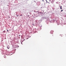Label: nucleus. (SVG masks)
Returning <instances> with one entry per match:
<instances>
[{
  "label": "nucleus",
  "mask_w": 66,
  "mask_h": 66,
  "mask_svg": "<svg viewBox=\"0 0 66 66\" xmlns=\"http://www.w3.org/2000/svg\"><path fill=\"white\" fill-rule=\"evenodd\" d=\"M6 58V57H5V58Z\"/></svg>",
  "instance_id": "obj_6"
},
{
  "label": "nucleus",
  "mask_w": 66,
  "mask_h": 66,
  "mask_svg": "<svg viewBox=\"0 0 66 66\" xmlns=\"http://www.w3.org/2000/svg\"><path fill=\"white\" fill-rule=\"evenodd\" d=\"M60 9L61 10H62V6H61L60 7Z\"/></svg>",
  "instance_id": "obj_1"
},
{
  "label": "nucleus",
  "mask_w": 66,
  "mask_h": 66,
  "mask_svg": "<svg viewBox=\"0 0 66 66\" xmlns=\"http://www.w3.org/2000/svg\"><path fill=\"white\" fill-rule=\"evenodd\" d=\"M5 55H4V57H5Z\"/></svg>",
  "instance_id": "obj_8"
},
{
  "label": "nucleus",
  "mask_w": 66,
  "mask_h": 66,
  "mask_svg": "<svg viewBox=\"0 0 66 66\" xmlns=\"http://www.w3.org/2000/svg\"><path fill=\"white\" fill-rule=\"evenodd\" d=\"M46 2H47V0H46Z\"/></svg>",
  "instance_id": "obj_7"
},
{
  "label": "nucleus",
  "mask_w": 66,
  "mask_h": 66,
  "mask_svg": "<svg viewBox=\"0 0 66 66\" xmlns=\"http://www.w3.org/2000/svg\"><path fill=\"white\" fill-rule=\"evenodd\" d=\"M22 16V14H21V15H20V16Z\"/></svg>",
  "instance_id": "obj_3"
},
{
  "label": "nucleus",
  "mask_w": 66,
  "mask_h": 66,
  "mask_svg": "<svg viewBox=\"0 0 66 66\" xmlns=\"http://www.w3.org/2000/svg\"><path fill=\"white\" fill-rule=\"evenodd\" d=\"M63 11V10H61V11L62 12V11Z\"/></svg>",
  "instance_id": "obj_2"
},
{
  "label": "nucleus",
  "mask_w": 66,
  "mask_h": 66,
  "mask_svg": "<svg viewBox=\"0 0 66 66\" xmlns=\"http://www.w3.org/2000/svg\"><path fill=\"white\" fill-rule=\"evenodd\" d=\"M8 31H9L8 30H7V32H8Z\"/></svg>",
  "instance_id": "obj_4"
},
{
  "label": "nucleus",
  "mask_w": 66,
  "mask_h": 66,
  "mask_svg": "<svg viewBox=\"0 0 66 66\" xmlns=\"http://www.w3.org/2000/svg\"><path fill=\"white\" fill-rule=\"evenodd\" d=\"M42 1H44L43 0H42Z\"/></svg>",
  "instance_id": "obj_5"
}]
</instances>
